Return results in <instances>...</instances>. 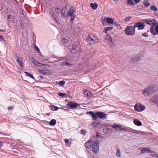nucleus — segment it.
<instances>
[{"label":"nucleus","instance_id":"f257e3e1","mask_svg":"<svg viewBox=\"0 0 158 158\" xmlns=\"http://www.w3.org/2000/svg\"><path fill=\"white\" fill-rule=\"evenodd\" d=\"M99 143L97 140H89L85 143V146L86 148H91L92 151L95 154L97 153L99 151Z\"/></svg>","mask_w":158,"mask_h":158},{"label":"nucleus","instance_id":"f03ea898","mask_svg":"<svg viewBox=\"0 0 158 158\" xmlns=\"http://www.w3.org/2000/svg\"><path fill=\"white\" fill-rule=\"evenodd\" d=\"M87 43L89 44L92 45L98 42L99 40L97 37L94 34L89 35L86 39Z\"/></svg>","mask_w":158,"mask_h":158},{"label":"nucleus","instance_id":"7ed1b4c3","mask_svg":"<svg viewBox=\"0 0 158 158\" xmlns=\"http://www.w3.org/2000/svg\"><path fill=\"white\" fill-rule=\"evenodd\" d=\"M139 131L131 128L129 129V138L131 139H136L139 137Z\"/></svg>","mask_w":158,"mask_h":158},{"label":"nucleus","instance_id":"20e7f679","mask_svg":"<svg viewBox=\"0 0 158 158\" xmlns=\"http://www.w3.org/2000/svg\"><path fill=\"white\" fill-rule=\"evenodd\" d=\"M143 55L141 54H139L135 55H134L131 57V60L133 62L139 61L143 57Z\"/></svg>","mask_w":158,"mask_h":158},{"label":"nucleus","instance_id":"39448f33","mask_svg":"<svg viewBox=\"0 0 158 158\" xmlns=\"http://www.w3.org/2000/svg\"><path fill=\"white\" fill-rule=\"evenodd\" d=\"M150 31L153 35H158V25L156 26V27H155V26H151L150 28Z\"/></svg>","mask_w":158,"mask_h":158},{"label":"nucleus","instance_id":"423d86ee","mask_svg":"<svg viewBox=\"0 0 158 158\" xmlns=\"http://www.w3.org/2000/svg\"><path fill=\"white\" fill-rule=\"evenodd\" d=\"M67 105L73 109L76 108V107L77 106H80L79 104L72 101L69 102L67 103Z\"/></svg>","mask_w":158,"mask_h":158},{"label":"nucleus","instance_id":"0eeeda50","mask_svg":"<svg viewBox=\"0 0 158 158\" xmlns=\"http://www.w3.org/2000/svg\"><path fill=\"white\" fill-rule=\"evenodd\" d=\"M142 94L145 96H148L152 94L149 86L147 87L143 90Z\"/></svg>","mask_w":158,"mask_h":158},{"label":"nucleus","instance_id":"6e6552de","mask_svg":"<svg viewBox=\"0 0 158 158\" xmlns=\"http://www.w3.org/2000/svg\"><path fill=\"white\" fill-rule=\"evenodd\" d=\"M134 26L135 27H138V30H143L144 28L145 24L143 23L139 22L135 23Z\"/></svg>","mask_w":158,"mask_h":158},{"label":"nucleus","instance_id":"1a4fd4ad","mask_svg":"<svg viewBox=\"0 0 158 158\" xmlns=\"http://www.w3.org/2000/svg\"><path fill=\"white\" fill-rule=\"evenodd\" d=\"M135 109L137 111H140L145 109V107L142 105L137 104L135 105L134 106Z\"/></svg>","mask_w":158,"mask_h":158},{"label":"nucleus","instance_id":"9d476101","mask_svg":"<svg viewBox=\"0 0 158 158\" xmlns=\"http://www.w3.org/2000/svg\"><path fill=\"white\" fill-rule=\"evenodd\" d=\"M98 116L101 119H104L106 118L107 114L101 111L97 112Z\"/></svg>","mask_w":158,"mask_h":158},{"label":"nucleus","instance_id":"9b49d317","mask_svg":"<svg viewBox=\"0 0 158 158\" xmlns=\"http://www.w3.org/2000/svg\"><path fill=\"white\" fill-rule=\"evenodd\" d=\"M105 41L106 42H108V44L110 45H112V39L110 35L109 34H107L105 38Z\"/></svg>","mask_w":158,"mask_h":158},{"label":"nucleus","instance_id":"f8f14e48","mask_svg":"<svg viewBox=\"0 0 158 158\" xmlns=\"http://www.w3.org/2000/svg\"><path fill=\"white\" fill-rule=\"evenodd\" d=\"M16 58V61L19 65L22 67H23V58L22 57L18 58L17 56Z\"/></svg>","mask_w":158,"mask_h":158},{"label":"nucleus","instance_id":"ddd939ff","mask_svg":"<svg viewBox=\"0 0 158 158\" xmlns=\"http://www.w3.org/2000/svg\"><path fill=\"white\" fill-rule=\"evenodd\" d=\"M135 28L134 26H129V35H133L135 34Z\"/></svg>","mask_w":158,"mask_h":158},{"label":"nucleus","instance_id":"4468645a","mask_svg":"<svg viewBox=\"0 0 158 158\" xmlns=\"http://www.w3.org/2000/svg\"><path fill=\"white\" fill-rule=\"evenodd\" d=\"M149 87L150 89L152 94L156 92L158 90V87L156 85H152L149 86Z\"/></svg>","mask_w":158,"mask_h":158},{"label":"nucleus","instance_id":"2eb2a0df","mask_svg":"<svg viewBox=\"0 0 158 158\" xmlns=\"http://www.w3.org/2000/svg\"><path fill=\"white\" fill-rule=\"evenodd\" d=\"M83 93L85 97H90L92 95V93L86 89L83 90Z\"/></svg>","mask_w":158,"mask_h":158},{"label":"nucleus","instance_id":"dca6fc26","mask_svg":"<svg viewBox=\"0 0 158 158\" xmlns=\"http://www.w3.org/2000/svg\"><path fill=\"white\" fill-rule=\"evenodd\" d=\"M152 102L155 103L158 106V95H155L151 99Z\"/></svg>","mask_w":158,"mask_h":158},{"label":"nucleus","instance_id":"f3484780","mask_svg":"<svg viewBox=\"0 0 158 158\" xmlns=\"http://www.w3.org/2000/svg\"><path fill=\"white\" fill-rule=\"evenodd\" d=\"M114 128L117 130H123V128L122 127V126L120 124H117L116 123H114L113 125L112 126Z\"/></svg>","mask_w":158,"mask_h":158},{"label":"nucleus","instance_id":"a211bd4d","mask_svg":"<svg viewBox=\"0 0 158 158\" xmlns=\"http://www.w3.org/2000/svg\"><path fill=\"white\" fill-rule=\"evenodd\" d=\"M145 22L149 24L154 25L156 24V21L155 19H149L146 20Z\"/></svg>","mask_w":158,"mask_h":158},{"label":"nucleus","instance_id":"6ab92c4d","mask_svg":"<svg viewBox=\"0 0 158 158\" xmlns=\"http://www.w3.org/2000/svg\"><path fill=\"white\" fill-rule=\"evenodd\" d=\"M75 11V10L74 7L73 6H71L68 12L67 15L69 16H71Z\"/></svg>","mask_w":158,"mask_h":158},{"label":"nucleus","instance_id":"aec40b11","mask_svg":"<svg viewBox=\"0 0 158 158\" xmlns=\"http://www.w3.org/2000/svg\"><path fill=\"white\" fill-rule=\"evenodd\" d=\"M133 123L135 125L138 126H141L142 124L141 121L137 119H135L133 121Z\"/></svg>","mask_w":158,"mask_h":158},{"label":"nucleus","instance_id":"412c9836","mask_svg":"<svg viewBox=\"0 0 158 158\" xmlns=\"http://www.w3.org/2000/svg\"><path fill=\"white\" fill-rule=\"evenodd\" d=\"M149 149L148 148L146 147H143L141 150L140 152L142 154L146 152L148 153V152L149 151Z\"/></svg>","mask_w":158,"mask_h":158},{"label":"nucleus","instance_id":"4be33fe9","mask_svg":"<svg viewBox=\"0 0 158 158\" xmlns=\"http://www.w3.org/2000/svg\"><path fill=\"white\" fill-rule=\"evenodd\" d=\"M31 61H32V62L33 63V64H34L37 65V66L41 67V65H40L41 63L37 61L34 59L32 58Z\"/></svg>","mask_w":158,"mask_h":158},{"label":"nucleus","instance_id":"5701e85b","mask_svg":"<svg viewBox=\"0 0 158 158\" xmlns=\"http://www.w3.org/2000/svg\"><path fill=\"white\" fill-rule=\"evenodd\" d=\"M39 72L44 75H48L49 74L50 71L48 70H40Z\"/></svg>","mask_w":158,"mask_h":158},{"label":"nucleus","instance_id":"b1692460","mask_svg":"<svg viewBox=\"0 0 158 158\" xmlns=\"http://www.w3.org/2000/svg\"><path fill=\"white\" fill-rule=\"evenodd\" d=\"M72 65V64L69 63L68 62H63L61 63L60 64V66H64L65 65H68V66H71Z\"/></svg>","mask_w":158,"mask_h":158},{"label":"nucleus","instance_id":"393cba45","mask_svg":"<svg viewBox=\"0 0 158 158\" xmlns=\"http://www.w3.org/2000/svg\"><path fill=\"white\" fill-rule=\"evenodd\" d=\"M90 6L93 10H96L97 8L98 5L96 3H91L90 4Z\"/></svg>","mask_w":158,"mask_h":158},{"label":"nucleus","instance_id":"a878e982","mask_svg":"<svg viewBox=\"0 0 158 158\" xmlns=\"http://www.w3.org/2000/svg\"><path fill=\"white\" fill-rule=\"evenodd\" d=\"M56 123V121L55 119H52L49 123V124L51 126H54Z\"/></svg>","mask_w":158,"mask_h":158},{"label":"nucleus","instance_id":"bb28decb","mask_svg":"<svg viewBox=\"0 0 158 158\" xmlns=\"http://www.w3.org/2000/svg\"><path fill=\"white\" fill-rule=\"evenodd\" d=\"M113 27H107L105 28V30L103 31V32L106 33L107 31L112 30Z\"/></svg>","mask_w":158,"mask_h":158},{"label":"nucleus","instance_id":"cd10ccee","mask_svg":"<svg viewBox=\"0 0 158 158\" xmlns=\"http://www.w3.org/2000/svg\"><path fill=\"white\" fill-rule=\"evenodd\" d=\"M59 108L54 105H51V109L54 111L57 110L59 109Z\"/></svg>","mask_w":158,"mask_h":158},{"label":"nucleus","instance_id":"c85d7f7f","mask_svg":"<svg viewBox=\"0 0 158 158\" xmlns=\"http://www.w3.org/2000/svg\"><path fill=\"white\" fill-rule=\"evenodd\" d=\"M24 73H25V74L26 75V76H28L31 77V78L34 79V77L32 75L27 72L25 71Z\"/></svg>","mask_w":158,"mask_h":158},{"label":"nucleus","instance_id":"c756f323","mask_svg":"<svg viewBox=\"0 0 158 158\" xmlns=\"http://www.w3.org/2000/svg\"><path fill=\"white\" fill-rule=\"evenodd\" d=\"M144 5L146 7H148L150 5V3L148 0H144L143 2Z\"/></svg>","mask_w":158,"mask_h":158},{"label":"nucleus","instance_id":"7c9ffc66","mask_svg":"<svg viewBox=\"0 0 158 158\" xmlns=\"http://www.w3.org/2000/svg\"><path fill=\"white\" fill-rule=\"evenodd\" d=\"M150 8L151 10H153L154 11H157V7L154 5H153L151 6Z\"/></svg>","mask_w":158,"mask_h":158},{"label":"nucleus","instance_id":"2f4dec72","mask_svg":"<svg viewBox=\"0 0 158 158\" xmlns=\"http://www.w3.org/2000/svg\"><path fill=\"white\" fill-rule=\"evenodd\" d=\"M116 155L118 157H120L121 156V152L119 149H117L116 152Z\"/></svg>","mask_w":158,"mask_h":158},{"label":"nucleus","instance_id":"473e14b6","mask_svg":"<svg viewBox=\"0 0 158 158\" xmlns=\"http://www.w3.org/2000/svg\"><path fill=\"white\" fill-rule=\"evenodd\" d=\"M97 116L98 115H97V112H96V113H94V114H93L92 116V118L94 120H95L97 119Z\"/></svg>","mask_w":158,"mask_h":158},{"label":"nucleus","instance_id":"72a5a7b5","mask_svg":"<svg viewBox=\"0 0 158 158\" xmlns=\"http://www.w3.org/2000/svg\"><path fill=\"white\" fill-rule=\"evenodd\" d=\"M107 22L109 23H113V20L112 19L108 18L106 19Z\"/></svg>","mask_w":158,"mask_h":158},{"label":"nucleus","instance_id":"f704fd0d","mask_svg":"<svg viewBox=\"0 0 158 158\" xmlns=\"http://www.w3.org/2000/svg\"><path fill=\"white\" fill-rule=\"evenodd\" d=\"M60 86H63L65 84V82L64 81H61L58 82V83Z\"/></svg>","mask_w":158,"mask_h":158},{"label":"nucleus","instance_id":"c9c22d12","mask_svg":"<svg viewBox=\"0 0 158 158\" xmlns=\"http://www.w3.org/2000/svg\"><path fill=\"white\" fill-rule=\"evenodd\" d=\"M148 153H149L150 155H152V156H154L155 155V152H153L152 151L150 150L149 149V151L148 152Z\"/></svg>","mask_w":158,"mask_h":158},{"label":"nucleus","instance_id":"e433bc0d","mask_svg":"<svg viewBox=\"0 0 158 158\" xmlns=\"http://www.w3.org/2000/svg\"><path fill=\"white\" fill-rule=\"evenodd\" d=\"M61 13L62 14V15H61L62 17L64 18L66 16L65 11H64L63 10H62Z\"/></svg>","mask_w":158,"mask_h":158},{"label":"nucleus","instance_id":"4c0bfd02","mask_svg":"<svg viewBox=\"0 0 158 158\" xmlns=\"http://www.w3.org/2000/svg\"><path fill=\"white\" fill-rule=\"evenodd\" d=\"M58 95L60 96L63 97L66 95V94L64 93H62L59 92L58 94Z\"/></svg>","mask_w":158,"mask_h":158},{"label":"nucleus","instance_id":"58836bf2","mask_svg":"<svg viewBox=\"0 0 158 158\" xmlns=\"http://www.w3.org/2000/svg\"><path fill=\"white\" fill-rule=\"evenodd\" d=\"M40 65L41 67L42 66H44L46 67H47L49 68L50 67V66L49 65L47 64H43L41 63Z\"/></svg>","mask_w":158,"mask_h":158},{"label":"nucleus","instance_id":"ea45409f","mask_svg":"<svg viewBox=\"0 0 158 158\" xmlns=\"http://www.w3.org/2000/svg\"><path fill=\"white\" fill-rule=\"evenodd\" d=\"M125 33L126 34L128 35V26H127L125 30Z\"/></svg>","mask_w":158,"mask_h":158},{"label":"nucleus","instance_id":"a19ab883","mask_svg":"<svg viewBox=\"0 0 158 158\" xmlns=\"http://www.w3.org/2000/svg\"><path fill=\"white\" fill-rule=\"evenodd\" d=\"M62 42L63 43H66L68 42V40L67 39L64 38L62 40Z\"/></svg>","mask_w":158,"mask_h":158},{"label":"nucleus","instance_id":"79ce46f5","mask_svg":"<svg viewBox=\"0 0 158 158\" xmlns=\"http://www.w3.org/2000/svg\"><path fill=\"white\" fill-rule=\"evenodd\" d=\"M129 4L135 5V4L133 2V0H129Z\"/></svg>","mask_w":158,"mask_h":158},{"label":"nucleus","instance_id":"37998d69","mask_svg":"<svg viewBox=\"0 0 158 158\" xmlns=\"http://www.w3.org/2000/svg\"><path fill=\"white\" fill-rule=\"evenodd\" d=\"M86 132L83 129H81V134L83 135H85Z\"/></svg>","mask_w":158,"mask_h":158},{"label":"nucleus","instance_id":"c03bdc74","mask_svg":"<svg viewBox=\"0 0 158 158\" xmlns=\"http://www.w3.org/2000/svg\"><path fill=\"white\" fill-rule=\"evenodd\" d=\"M108 129L107 128H104L103 130V131L104 133L105 134H106L107 133V131Z\"/></svg>","mask_w":158,"mask_h":158},{"label":"nucleus","instance_id":"a18cd8bd","mask_svg":"<svg viewBox=\"0 0 158 158\" xmlns=\"http://www.w3.org/2000/svg\"><path fill=\"white\" fill-rule=\"evenodd\" d=\"M100 123V122H98V123L95 122L94 123H93V125L95 127L97 126L98 124H99Z\"/></svg>","mask_w":158,"mask_h":158},{"label":"nucleus","instance_id":"49530a36","mask_svg":"<svg viewBox=\"0 0 158 158\" xmlns=\"http://www.w3.org/2000/svg\"><path fill=\"white\" fill-rule=\"evenodd\" d=\"M94 112H93V111H90L87 112V114H89L91 115L92 116L93 114H94Z\"/></svg>","mask_w":158,"mask_h":158},{"label":"nucleus","instance_id":"de8ad7c7","mask_svg":"<svg viewBox=\"0 0 158 158\" xmlns=\"http://www.w3.org/2000/svg\"><path fill=\"white\" fill-rule=\"evenodd\" d=\"M142 35L144 37H148V35L146 32L142 33Z\"/></svg>","mask_w":158,"mask_h":158},{"label":"nucleus","instance_id":"09e8293b","mask_svg":"<svg viewBox=\"0 0 158 158\" xmlns=\"http://www.w3.org/2000/svg\"><path fill=\"white\" fill-rule=\"evenodd\" d=\"M117 27L119 29H122V27H121L120 25L119 24H117Z\"/></svg>","mask_w":158,"mask_h":158},{"label":"nucleus","instance_id":"8fccbe9b","mask_svg":"<svg viewBox=\"0 0 158 158\" xmlns=\"http://www.w3.org/2000/svg\"><path fill=\"white\" fill-rule=\"evenodd\" d=\"M75 17V16L74 15H71V19H70V20L71 21V22L72 21H73L74 18Z\"/></svg>","mask_w":158,"mask_h":158},{"label":"nucleus","instance_id":"3c124183","mask_svg":"<svg viewBox=\"0 0 158 158\" xmlns=\"http://www.w3.org/2000/svg\"><path fill=\"white\" fill-rule=\"evenodd\" d=\"M77 48V46H73L72 47V49L73 50H74L76 49Z\"/></svg>","mask_w":158,"mask_h":158},{"label":"nucleus","instance_id":"603ef678","mask_svg":"<svg viewBox=\"0 0 158 158\" xmlns=\"http://www.w3.org/2000/svg\"><path fill=\"white\" fill-rule=\"evenodd\" d=\"M20 25L21 27L23 29H24V25H23V23H20Z\"/></svg>","mask_w":158,"mask_h":158},{"label":"nucleus","instance_id":"864d4df0","mask_svg":"<svg viewBox=\"0 0 158 158\" xmlns=\"http://www.w3.org/2000/svg\"><path fill=\"white\" fill-rule=\"evenodd\" d=\"M38 78L40 79L43 80L44 79L43 77L41 76H38Z\"/></svg>","mask_w":158,"mask_h":158},{"label":"nucleus","instance_id":"5fc2aeb1","mask_svg":"<svg viewBox=\"0 0 158 158\" xmlns=\"http://www.w3.org/2000/svg\"><path fill=\"white\" fill-rule=\"evenodd\" d=\"M55 10L56 12L57 13H59L60 11V10L58 8H56L55 9Z\"/></svg>","mask_w":158,"mask_h":158},{"label":"nucleus","instance_id":"6e6d98bb","mask_svg":"<svg viewBox=\"0 0 158 158\" xmlns=\"http://www.w3.org/2000/svg\"><path fill=\"white\" fill-rule=\"evenodd\" d=\"M43 122V123L44 124H48V121H45V120H43L42 121Z\"/></svg>","mask_w":158,"mask_h":158},{"label":"nucleus","instance_id":"4d7b16f0","mask_svg":"<svg viewBox=\"0 0 158 158\" xmlns=\"http://www.w3.org/2000/svg\"><path fill=\"white\" fill-rule=\"evenodd\" d=\"M34 47L37 51H40V50L39 48L37 46H36L35 45Z\"/></svg>","mask_w":158,"mask_h":158},{"label":"nucleus","instance_id":"13d9d810","mask_svg":"<svg viewBox=\"0 0 158 158\" xmlns=\"http://www.w3.org/2000/svg\"><path fill=\"white\" fill-rule=\"evenodd\" d=\"M2 40H4V39L3 38L2 36L0 35V41Z\"/></svg>","mask_w":158,"mask_h":158},{"label":"nucleus","instance_id":"bf43d9fd","mask_svg":"<svg viewBox=\"0 0 158 158\" xmlns=\"http://www.w3.org/2000/svg\"><path fill=\"white\" fill-rule=\"evenodd\" d=\"M64 142L66 143H67L69 142V140L67 139H65L64 140Z\"/></svg>","mask_w":158,"mask_h":158},{"label":"nucleus","instance_id":"052dcab7","mask_svg":"<svg viewBox=\"0 0 158 158\" xmlns=\"http://www.w3.org/2000/svg\"><path fill=\"white\" fill-rule=\"evenodd\" d=\"M13 108H14V107L13 106H10L9 107H8V109L10 110H11V109H13Z\"/></svg>","mask_w":158,"mask_h":158},{"label":"nucleus","instance_id":"680f3d73","mask_svg":"<svg viewBox=\"0 0 158 158\" xmlns=\"http://www.w3.org/2000/svg\"><path fill=\"white\" fill-rule=\"evenodd\" d=\"M134 1L136 3H138L139 2L140 0H134Z\"/></svg>","mask_w":158,"mask_h":158},{"label":"nucleus","instance_id":"e2e57ef3","mask_svg":"<svg viewBox=\"0 0 158 158\" xmlns=\"http://www.w3.org/2000/svg\"><path fill=\"white\" fill-rule=\"evenodd\" d=\"M124 20H125V21H126V22L128 21V17H127Z\"/></svg>","mask_w":158,"mask_h":158},{"label":"nucleus","instance_id":"0e129e2a","mask_svg":"<svg viewBox=\"0 0 158 158\" xmlns=\"http://www.w3.org/2000/svg\"><path fill=\"white\" fill-rule=\"evenodd\" d=\"M3 143L2 142L0 141V148L3 146Z\"/></svg>","mask_w":158,"mask_h":158},{"label":"nucleus","instance_id":"69168bd1","mask_svg":"<svg viewBox=\"0 0 158 158\" xmlns=\"http://www.w3.org/2000/svg\"><path fill=\"white\" fill-rule=\"evenodd\" d=\"M154 156L155 157L158 158V155L156 153L155 155Z\"/></svg>","mask_w":158,"mask_h":158},{"label":"nucleus","instance_id":"338daca9","mask_svg":"<svg viewBox=\"0 0 158 158\" xmlns=\"http://www.w3.org/2000/svg\"><path fill=\"white\" fill-rule=\"evenodd\" d=\"M0 134H2L3 135H5L6 134H5L4 133H2L0 132Z\"/></svg>","mask_w":158,"mask_h":158},{"label":"nucleus","instance_id":"774afa93","mask_svg":"<svg viewBox=\"0 0 158 158\" xmlns=\"http://www.w3.org/2000/svg\"><path fill=\"white\" fill-rule=\"evenodd\" d=\"M67 92L68 94H70L71 93V92L69 91V90H68V91H67Z\"/></svg>","mask_w":158,"mask_h":158}]
</instances>
